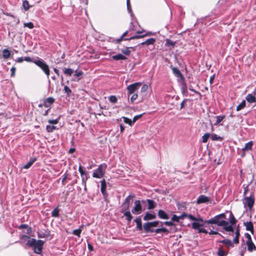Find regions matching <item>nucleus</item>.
<instances>
[{
    "mask_svg": "<svg viewBox=\"0 0 256 256\" xmlns=\"http://www.w3.org/2000/svg\"><path fill=\"white\" fill-rule=\"evenodd\" d=\"M255 200L254 196L245 197L242 200V202L244 206H247L250 210H251L254 204Z\"/></svg>",
    "mask_w": 256,
    "mask_h": 256,
    "instance_id": "obj_5",
    "label": "nucleus"
},
{
    "mask_svg": "<svg viewBox=\"0 0 256 256\" xmlns=\"http://www.w3.org/2000/svg\"><path fill=\"white\" fill-rule=\"evenodd\" d=\"M142 116V114L134 116L132 120V123L135 122L138 119H139L140 118H141Z\"/></svg>",
    "mask_w": 256,
    "mask_h": 256,
    "instance_id": "obj_59",
    "label": "nucleus"
},
{
    "mask_svg": "<svg viewBox=\"0 0 256 256\" xmlns=\"http://www.w3.org/2000/svg\"><path fill=\"white\" fill-rule=\"evenodd\" d=\"M189 90L191 91L194 92L195 94H198L200 96V98H201V97H202L201 94L199 92L196 91L195 90H194L192 86H189Z\"/></svg>",
    "mask_w": 256,
    "mask_h": 256,
    "instance_id": "obj_56",
    "label": "nucleus"
},
{
    "mask_svg": "<svg viewBox=\"0 0 256 256\" xmlns=\"http://www.w3.org/2000/svg\"><path fill=\"white\" fill-rule=\"evenodd\" d=\"M176 42H172V40L167 38L166 40V44L165 46L168 47H170V49H172L174 48L176 45Z\"/></svg>",
    "mask_w": 256,
    "mask_h": 256,
    "instance_id": "obj_23",
    "label": "nucleus"
},
{
    "mask_svg": "<svg viewBox=\"0 0 256 256\" xmlns=\"http://www.w3.org/2000/svg\"><path fill=\"white\" fill-rule=\"evenodd\" d=\"M122 212H124V215L126 217V220L128 222H130L132 218V216L130 214V211L127 210H122Z\"/></svg>",
    "mask_w": 256,
    "mask_h": 256,
    "instance_id": "obj_24",
    "label": "nucleus"
},
{
    "mask_svg": "<svg viewBox=\"0 0 256 256\" xmlns=\"http://www.w3.org/2000/svg\"><path fill=\"white\" fill-rule=\"evenodd\" d=\"M56 129V126H54L48 125L46 127V130L48 132H52Z\"/></svg>",
    "mask_w": 256,
    "mask_h": 256,
    "instance_id": "obj_45",
    "label": "nucleus"
},
{
    "mask_svg": "<svg viewBox=\"0 0 256 256\" xmlns=\"http://www.w3.org/2000/svg\"><path fill=\"white\" fill-rule=\"evenodd\" d=\"M36 59H34L29 56H26L24 58V60L27 62H32L34 63V62L36 61Z\"/></svg>",
    "mask_w": 256,
    "mask_h": 256,
    "instance_id": "obj_54",
    "label": "nucleus"
},
{
    "mask_svg": "<svg viewBox=\"0 0 256 256\" xmlns=\"http://www.w3.org/2000/svg\"><path fill=\"white\" fill-rule=\"evenodd\" d=\"M68 174L66 172L63 176H62V184L63 186H64L66 184V180L68 178Z\"/></svg>",
    "mask_w": 256,
    "mask_h": 256,
    "instance_id": "obj_48",
    "label": "nucleus"
},
{
    "mask_svg": "<svg viewBox=\"0 0 256 256\" xmlns=\"http://www.w3.org/2000/svg\"><path fill=\"white\" fill-rule=\"evenodd\" d=\"M107 165L102 164L98 166V168L95 170L93 172L92 176L95 178H102L104 176Z\"/></svg>",
    "mask_w": 256,
    "mask_h": 256,
    "instance_id": "obj_4",
    "label": "nucleus"
},
{
    "mask_svg": "<svg viewBox=\"0 0 256 256\" xmlns=\"http://www.w3.org/2000/svg\"><path fill=\"white\" fill-rule=\"evenodd\" d=\"M153 228L150 222H148L144 224V230L145 232H154V230H152V228Z\"/></svg>",
    "mask_w": 256,
    "mask_h": 256,
    "instance_id": "obj_14",
    "label": "nucleus"
},
{
    "mask_svg": "<svg viewBox=\"0 0 256 256\" xmlns=\"http://www.w3.org/2000/svg\"><path fill=\"white\" fill-rule=\"evenodd\" d=\"M147 202L148 204V210H152L155 208L156 204L154 200H150V199H148Z\"/></svg>",
    "mask_w": 256,
    "mask_h": 256,
    "instance_id": "obj_29",
    "label": "nucleus"
},
{
    "mask_svg": "<svg viewBox=\"0 0 256 256\" xmlns=\"http://www.w3.org/2000/svg\"><path fill=\"white\" fill-rule=\"evenodd\" d=\"M187 88L186 84H183L182 88V93L183 95L187 96Z\"/></svg>",
    "mask_w": 256,
    "mask_h": 256,
    "instance_id": "obj_46",
    "label": "nucleus"
},
{
    "mask_svg": "<svg viewBox=\"0 0 256 256\" xmlns=\"http://www.w3.org/2000/svg\"><path fill=\"white\" fill-rule=\"evenodd\" d=\"M2 57L4 59H7L10 58V51L8 49H4L2 51Z\"/></svg>",
    "mask_w": 256,
    "mask_h": 256,
    "instance_id": "obj_28",
    "label": "nucleus"
},
{
    "mask_svg": "<svg viewBox=\"0 0 256 256\" xmlns=\"http://www.w3.org/2000/svg\"><path fill=\"white\" fill-rule=\"evenodd\" d=\"M36 158H34L32 160H30V161L23 166V168L26 169L30 168L32 166V164L35 162V161H36Z\"/></svg>",
    "mask_w": 256,
    "mask_h": 256,
    "instance_id": "obj_31",
    "label": "nucleus"
},
{
    "mask_svg": "<svg viewBox=\"0 0 256 256\" xmlns=\"http://www.w3.org/2000/svg\"><path fill=\"white\" fill-rule=\"evenodd\" d=\"M121 52L126 56H130L131 53L130 50V48L128 47H126L124 48H122L120 50Z\"/></svg>",
    "mask_w": 256,
    "mask_h": 256,
    "instance_id": "obj_35",
    "label": "nucleus"
},
{
    "mask_svg": "<svg viewBox=\"0 0 256 256\" xmlns=\"http://www.w3.org/2000/svg\"><path fill=\"white\" fill-rule=\"evenodd\" d=\"M253 145V142L252 141H250L248 143L246 144L244 148H242V151H248L252 150V146Z\"/></svg>",
    "mask_w": 256,
    "mask_h": 256,
    "instance_id": "obj_25",
    "label": "nucleus"
},
{
    "mask_svg": "<svg viewBox=\"0 0 256 256\" xmlns=\"http://www.w3.org/2000/svg\"><path fill=\"white\" fill-rule=\"evenodd\" d=\"M60 216L59 210L58 208H55L52 212V216L54 218H58Z\"/></svg>",
    "mask_w": 256,
    "mask_h": 256,
    "instance_id": "obj_41",
    "label": "nucleus"
},
{
    "mask_svg": "<svg viewBox=\"0 0 256 256\" xmlns=\"http://www.w3.org/2000/svg\"><path fill=\"white\" fill-rule=\"evenodd\" d=\"M216 120L215 123V125H217L218 124H220L225 118V116H216Z\"/></svg>",
    "mask_w": 256,
    "mask_h": 256,
    "instance_id": "obj_43",
    "label": "nucleus"
},
{
    "mask_svg": "<svg viewBox=\"0 0 256 256\" xmlns=\"http://www.w3.org/2000/svg\"><path fill=\"white\" fill-rule=\"evenodd\" d=\"M24 27H28L30 29H32L34 28V25L32 22H29L28 23H24Z\"/></svg>",
    "mask_w": 256,
    "mask_h": 256,
    "instance_id": "obj_53",
    "label": "nucleus"
},
{
    "mask_svg": "<svg viewBox=\"0 0 256 256\" xmlns=\"http://www.w3.org/2000/svg\"><path fill=\"white\" fill-rule=\"evenodd\" d=\"M21 240L27 242L30 239H33L32 238H30V236H26V235H23L20 237Z\"/></svg>",
    "mask_w": 256,
    "mask_h": 256,
    "instance_id": "obj_55",
    "label": "nucleus"
},
{
    "mask_svg": "<svg viewBox=\"0 0 256 256\" xmlns=\"http://www.w3.org/2000/svg\"><path fill=\"white\" fill-rule=\"evenodd\" d=\"M101 188L100 191L106 201H107L108 194L106 191V183L105 180H102L100 181Z\"/></svg>",
    "mask_w": 256,
    "mask_h": 256,
    "instance_id": "obj_8",
    "label": "nucleus"
},
{
    "mask_svg": "<svg viewBox=\"0 0 256 256\" xmlns=\"http://www.w3.org/2000/svg\"><path fill=\"white\" fill-rule=\"evenodd\" d=\"M144 37V36H142V35H134V36H132L130 37L129 38H126L124 39V40H132L138 39V38H142Z\"/></svg>",
    "mask_w": 256,
    "mask_h": 256,
    "instance_id": "obj_42",
    "label": "nucleus"
},
{
    "mask_svg": "<svg viewBox=\"0 0 256 256\" xmlns=\"http://www.w3.org/2000/svg\"><path fill=\"white\" fill-rule=\"evenodd\" d=\"M16 68L14 67H12L10 69V72H11V76L12 77H14V76H15V72H16Z\"/></svg>",
    "mask_w": 256,
    "mask_h": 256,
    "instance_id": "obj_62",
    "label": "nucleus"
},
{
    "mask_svg": "<svg viewBox=\"0 0 256 256\" xmlns=\"http://www.w3.org/2000/svg\"><path fill=\"white\" fill-rule=\"evenodd\" d=\"M143 210L141 205L140 201L136 200L134 202V206L132 210V214H140Z\"/></svg>",
    "mask_w": 256,
    "mask_h": 256,
    "instance_id": "obj_7",
    "label": "nucleus"
},
{
    "mask_svg": "<svg viewBox=\"0 0 256 256\" xmlns=\"http://www.w3.org/2000/svg\"><path fill=\"white\" fill-rule=\"evenodd\" d=\"M74 70L73 69L70 68H64V72L65 74L69 76H71L72 74L74 73Z\"/></svg>",
    "mask_w": 256,
    "mask_h": 256,
    "instance_id": "obj_33",
    "label": "nucleus"
},
{
    "mask_svg": "<svg viewBox=\"0 0 256 256\" xmlns=\"http://www.w3.org/2000/svg\"><path fill=\"white\" fill-rule=\"evenodd\" d=\"M64 92H65L66 93V94H67V96H70V94H71V92H72V90H71L69 88V87H68V86H64Z\"/></svg>",
    "mask_w": 256,
    "mask_h": 256,
    "instance_id": "obj_51",
    "label": "nucleus"
},
{
    "mask_svg": "<svg viewBox=\"0 0 256 256\" xmlns=\"http://www.w3.org/2000/svg\"><path fill=\"white\" fill-rule=\"evenodd\" d=\"M82 74L83 72L82 71H76L72 76L71 80L73 82L78 81L82 78Z\"/></svg>",
    "mask_w": 256,
    "mask_h": 256,
    "instance_id": "obj_12",
    "label": "nucleus"
},
{
    "mask_svg": "<svg viewBox=\"0 0 256 256\" xmlns=\"http://www.w3.org/2000/svg\"><path fill=\"white\" fill-rule=\"evenodd\" d=\"M210 138L212 140H218V141H222L223 140V138L222 137L219 136H217L215 134H212L210 136Z\"/></svg>",
    "mask_w": 256,
    "mask_h": 256,
    "instance_id": "obj_34",
    "label": "nucleus"
},
{
    "mask_svg": "<svg viewBox=\"0 0 256 256\" xmlns=\"http://www.w3.org/2000/svg\"><path fill=\"white\" fill-rule=\"evenodd\" d=\"M156 218V216L154 214H152L150 213L149 212H146L144 216V220H152L155 219Z\"/></svg>",
    "mask_w": 256,
    "mask_h": 256,
    "instance_id": "obj_17",
    "label": "nucleus"
},
{
    "mask_svg": "<svg viewBox=\"0 0 256 256\" xmlns=\"http://www.w3.org/2000/svg\"><path fill=\"white\" fill-rule=\"evenodd\" d=\"M112 58L115 60H126L127 59V58L122 55V54H118L112 56Z\"/></svg>",
    "mask_w": 256,
    "mask_h": 256,
    "instance_id": "obj_20",
    "label": "nucleus"
},
{
    "mask_svg": "<svg viewBox=\"0 0 256 256\" xmlns=\"http://www.w3.org/2000/svg\"><path fill=\"white\" fill-rule=\"evenodd\" d=\"M246 245L248 246V250L249 252H252L253 250H256V246L252 241H246Z\"/></svg>",
    "mask_w": 256,
    "mask_h": 256,
    "instance_id": "obj_18",
    "label": "nucleus"
},
{
    "mask_svg": "<svg viewBox=\"0 0 256 256\" xmlns=\"http://www.w3.org/2000/svg\"><path fill=\"white\" fill-rule=\"evenodd\" d=\"M34 64L38 66L48 77L49 76L50 74L49 66L43 60L38 58L34 62Z\"/></svg>",
    "mask_w": 256,
    "mask_h": 256,
    "instance_id": "obj_3",
    "label": "nucleus"
},
{
    "mask_svg": "<svg viewBox=\"0 0 256 256\" xmlns=\"http://www.w3.org/2000/svg\"><path fill=\"white\" fill-rule=\"evenodd\" d=\"M180 219V217L178 216L176 214H174L172 218V220L174 222H178L179 220Z\"/></svg>",
    "mask_w": 256,
    "mask_h": 256,
    "instance_id": "obj_58",
    "label": "nucleus"
},
{
    "mask_svg": "<svg viewBox=\"0 0 256 256\" xmlns=\"http://www.w3.org/2000/svg\"><path fill=\"white\" fill-rule=\"evenodd\" d=\"M246 100L250 104L256 102V99L252 94H248L246 98Z\"/></svg>",
    "mask_w": 256,
    "mask_h": 256,
    "instance_id": "obj_21",
    "label": "nucleus"
},
{
    "mask_svg": "<svg viewBox=\"0 0 256 256\" xmlns=\"http://www.w3.org/2000/svg\"><path fill=\"white\" fill-rule=\"evenodd\" d=\"M210 136V134L209 133H206L205 134L202 136V142L204 143H206L208 142V138Z\"/></svg>",
    "mask_w": 256,
    "mask_h": 256,
    "instance_id": "obj_44",
    "label": "nucleus"
},
{
    "mask_svg": "<svg viewBox=\"0 0 256 256\" xmlns=\"http://www.w3.org/2000/svg\"><path fill=\"white\" fill-rule=\"evenodd\" d=\"M226 218V216L225 214L222 213L208 220H205V222L208 224H215L219 226H225L228 224V222L224 220Z\"/></svg>",
    "mask_w": 256,
    "mask_h": 256,
    "instance_id": "obj_1",
    "label": "nucleus"
},
{
    "mask_svg": "<svg viewBox=\"0 0 256 256\" xmlns=\"http://www.w3.org/2000/svg\"><path fill=\"white\" fill-rule=\"evenodd\" d=\"M122 118L124 119V122L125 123L128 124L130 126L132 125V122L130 119L124 116H123Z\"/></svg>",
    "mask_w": 256,
    "mask_h": 256,
    "instance_id": "obj_50",
    "label": "nucleus"
},
{
    "mask_svg": "<svg viewBox=\"0 0 256 256\" xmlns=\"http://www.w3.org/2000/svg\"><path fill=\"white\" fill-rule=\"evenodd\" d=\"M198 233L203 232L204 234H208V232L206 229L200 228L198 230Z\"/></svg>",
    "mask_w": 256,
    "mask_h": 256,
    "instance_id": "obj_63",
    "label": "nucleus"
},
{
    "mask_svg": "<svg viewBox=\"0 0 256 256\" xmlns=\"http://www.w3.org/2000/svg\"><path fill=\"white\" fill-rule=\"evenodd\" d=\"M48 122L50 124H57L58 122V119L50 120Z\"/></svg>",
    "mask_w": 256,
    "mask_h": 256,
    "instance_id": "obj_61",
    "label": "nucleus"
},
{
    "mask_svg": "<svg viewBox=\"0 0 256 256\" xmlns=\"http://www.w3.org/2000/svg\"><path fill=\"white\" fill-rule=\"evenodd\" d=\"M142 85L140 82H135L134 84H131L128 86V96L130 94H132L134 93V92L138 90L139 87Z\"/></svg>",
    "mask_w": 256,
    "mask_h": 256,
    "instance_id": "obj_6",
    "label": "nucleus"
},
{
    "mask_svg": "<svg viewBox=\"0 0 256 256\" xmlns=\"http://www.w3.org/2000/svg\"><path fill=\"white\" fill-rule=\"evenodd\" d=\"M81 232H82V230L80 228H78V229H76V230H74L72 231V234L75 235V236H78V237H80V235Z\"/></svg>",
    "mask_w": 256,
    "mask_h": 256,
    "instance_id": "obj_47",
    "label": "nucleus"
},
{
    "mask_svg": "<svg viewBox=\"0 0 256 256\" xmlns=\"http://www.w3.org/2000/svg\"><path fill=\"white\" fill-rule=\"evenodd\" d=\"M156 42V40L154 38H150L146 40L144 42H142L141 43L142 45H150V44H153Z\"/></svg>",
    "mask_w": 256,
    "mask_h": 256,
    "instance_id": "obj_27",
    "label": "nucleus"
},
{
    "mask_svg": "<svg viewBox=\"0 0 256 256\" xmlns=\"http://www.w3.org/2000/svg\"><path fill=\"white\" fill-rule=\"evenodd\" d=\"M228 252H224L222 250V246H220L218 250L217 254L218 256H227Z\"/></svg>",
    "mask_w": 256,
    "mask_h": 256,
    "instance_id": "obj_32",
    "label": "nucleus"
},
{
    "mask_svg": "<svg viewBox=\"0 0 256 256\" xmlns=\"http://www.w3.org/2000/svg\"><path fill=\"white\" fill-rule=\"evenodd\" d=\"M44 242L42 240H36V239H30L26 242V245L34 248V251L36 254H41Z\"/></svg>",
    "mask_w": 256,
    "mask_h": 256,
    "instance_id": "obj_2",
    "label": "nucleus"
},
{
    "mask_svg": "<svg viewBox=\"0 0 256 256\" xmlns=\"http://www.w3.org/2000/svg\"><path fill=\"white\" fill-rule=\"evenodd\" d=\"M136 224V228L138 230H142V220L140 216L136 218L134 220Z\"/></svg>",
    "mask_w": 256,
    "mask_h": 256,
    "instance_id": "obj_19",
    "label": "nucleus"
},
{
    "mask_svg": "<svg viewBox=\"0 0 256 256\" xmlns=\"http://www.w3.org/2000/svg\"><path fill=\"white\" fill-rule=\"evenodd\" d=\"M138 94L134 93L132 94V96L130 98V101L132 102H133L137 98H138Z\"/></svg>",
    "mask_w": 256,
    "mask_h": 256,
    "instance_id": "obj_57",
    "label": "nucleus"
},
{
    "mask_svg": "<svg viewBox=\"0 0 256 256\" xmlns=\"http://www.w3.org/2000/svg\"><path fill=\"white\" fill-rule=\"evenodd\" d=\"M108 99L111 102L114 104L116 103L118 100V98L115 96H110Z\"/></svg>",
    "mask_w": 256,
    "mask_h": 256,
    "instance_id": "obj_49",
    "label": "nucleus"
},
{
    "mask_svg": "<svg viewBox=\"0 0 256 256\" xmlns=\"http://www.w3.org/2000/svg\"><path fill=\"white\" fill-rule=\"evenodd\" d=\"M82 176V185H85L86 183V181L89 178V176L88 174L85 172L84 174L82 176Z\"/></svg>",
    "mask_w": 256,
    "mask_h": 256,
    "instance_id": "obj_36",
    "label": "nucleus"
},
{
    "mask_svg": "<svg viewBox=\"0 0 256 256\" xmlns=\"http://www.w3.org/2000/svg\"><path fill=\"white\" fill-rule=\"evenodd\" d=\"M232 225H228V223L225 226H224V229L226 231L229 232H234V228L232 226Z\"/></svg>",
    "mask_w": 256,
    "mask_h": 256,
    "instance_id": "obj_37",
    "label": "nucleus"
},
{
    "mask_svg": "<svg viewBox=\"0 0 256 256\" xmlns=\"http://www.w3.org/2000/svg\"><path fill=\"white\" fill-rule=\"evenodd\" d=\"M246 101L244 100H243L242 101V102L237 106L236 110L240 111L241 110L243 109L246 106Z\"/></svg>",
    "mask_w": 256,
    "mask_h": 256,
    "instance_id": "obj_39",
    "label": "nucleus"
},
{
    "mask_svg": "<svg viewBox=\"0 0 256 256\" xmlns=\"http://www.w3.org/2000/svg\"><path fill=\"white\" fill-rule=\"evenodd\" d=\"M127 9L129 13L132 14V10L130 4V0H126Z\"/></svg>",
    "mask_w": 256,
    "mask_h": 256,
    "instance_id": "obj_52",
    "label": "nucleus"
},
{
    "mask_svg": "<svg viewBox=\"0 0 256 256\" xmlns=\"http://www.w3.org/2000/svg\"><path fill=\"white\" fill-rule=\"evenodd\" d=\"M54 102V99L52 97H48L46 98L44 102V105L46 108L50 107V105L53 104Z\"/></svg>",
    "mask_w": 256,
    "mask_h": 256,
    "instance_id": "obj_13",
    "label": "nucleus"
},
{
    "mask_svg": "<svg viewBox=\"0 0 256 256\" xmlns=\"http://www.w3.org/2000/svg\"><path fill=\"white\" fill-rule=\"evenodd\" d=\"M236 220L235 218L234 214L232 212H230V222L232 225H234L236 224Z\"/></svg>",
    "mask_w": 256,
    "mask_h": 256,
    "instance_id": "obj_38",
    "label": "nucleus"
},
{
    "mask_svg": "<svg viewBox=\"0 0 256 256\" xmlns=\"http://www.w3.org/2000/svg\"><path fill=\"white\" fill-rule=\"evenodd\" d=\"M220 242L226 245V246L228 248L229 247H234V244L232 242V241L228 239H225L222 240L220 241Z\"/></svg>",
    "mask_w": 256,
    "mask_h": 256,
    "instance_id": "obj_22",
    "label": "nucleus"
},
{
    "mask_svg": "<svg viewBox=\"0 0 256 256\" xmlns=\"http://www.w3.org/2000/svg\"><path fill=\"white\" fill-rule=\"evenodd\" d=\"M210 201V198L204 195L200 196L196 200L197 204L206 203Z\"/></svg>",
    "mask_w": 256,
    "mask_h": 256,
    "instance_id": "obj_10",
    "label": "nucleus"
},
{
    "mask_svg": "<svg viewBox=\"0 0 256 256\" xmlns=\"http://www.w3.org/2000/svg\"><path fill=\"white\" fill-rule=\"evenodd\" d=\"M134 195H129L124 200L122 207V210H128L130 208V200L134 198Z\"/></svg>",
    "mask_w": 256,
    "mask_h": 256,
    "instance_id": "obj_9",
    "label": "nucleus"
},
{
    "mask_svg": "<svg viewBox=\"0 0 256 256\" xmlns=\"http://www.w3.org/2000/svg\"><path fill=\"white\" fill-rule=\"evenodd\" d=\"M172 71L173 74L178 78H180L182 79H184V78L182 74L180 72V70H178V68L176 67H173L172 68Z\"/></svg>",
    "mask_w": 256,
    "mask_h": 256,
    "instance_id": "obj_16",
    "label": "nucleus"
},
{
    "mask_svg": "<svg viewBox=\"0 0 256 256\" xmlns=\"http://www.w3.org/2000/svg\"><path fill=\"white\" fill-rule=\"evenodd\" d=\"M148 88V86L147 84H144L142 86L141 88V92H145L146 91V90Z\"/></svg>",
    "mask_w": 256,
    "mask_h": 256,
    "instance_id": "obj_64",
    "label": "nucleus"
},
{
    "mask_svg": "<svg viewBox=\"0 0 256 256\" xmlns=\"http://www.w3.org/2000/svg\"><path fill=\"white\" fill-rule=\"evenodd\" d=\"M244 226H245L246 229L248 231H250L252 234L254 233V228L252 222L251 221L244 222Z\"/></svg>",
    "mask_w": 256,
    "mask_h": 256,
    "instance_id": "obj_11",
    "label": "nucleus"
},
{
    "mask_svg": "<svg viewBox=\"0 0 256 256\" xmlns=\"http://www.w3.org/2000/svg\"><path fill=\"white\" fill-rule=\"evenodd\" d=\"M78 171L80 172L81 176L84 175V173L86 172L84 170L83 167L81 165H80V166L78 167Z\"/></svg>",
    "mask_w": 256,
    "mask_h": 256,
    "instance_id": "obj_60",
    "label": "nucleus"
},
{
    "mask_svg": "<svg viewBox=\"0 0 256 256\" xmlns=\"http://www.w3.org/2000/svg\"><path fill=\"white\" fill-rule=\"evenodd\" d=\"M50 235L49 232L45 230V232H38V238H47Z\"/></svg>",
    "mask_w": 256,
    "mask_h": 256,
    "instance_id": "obj_26",
    "label": "nucleus"
},
{
    "mask_svg": "<svg viewBox=\"0 0 256 256\" xmlns=\"http://www.w3.org/2000/svg\"><path fill=\"white\" fill-rule=\"evenodd\" d=\"M158 217L161 219L168 220L169 218L168 214L162 210H158Z\"/></svg>",
    "mask_w": 256,
    "mask_h": 256,
    "instance_id": "obj_15",
    "label": "nucleus"
},
{
    "mask_svg": "<svg viewBox=\"0 0 256 256\" xmlns=\"http://www.w3.org/2000/svg\"><path fill=\"white\" fill-rule=\"evenodd\" d=\"M22 6L25 10H28L30 8L29 2L27 0H23Z\"/></svg>",
    "mask_w": 256,
    "mask_h": 256,
    "instance_id": "obj_40",
    "label": "nucleus"
},
{
    "mask_svg": "<svg viewBox=\"0 0 256 256\" xmlns=\"http://www.w3.org/2000/svg\"><path fill=\"white\" fill-rule=\"evenodd\" d=\"M204 226L203 223H200V222H194L192 224V228L194 230H198L202 226Z\"/></svg>",
    "mask_w": 256,
    "mask_h": 256,
    "instance_id": "obj_30",
    "label": "nucleus"
}]
</instances>
